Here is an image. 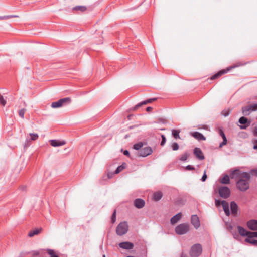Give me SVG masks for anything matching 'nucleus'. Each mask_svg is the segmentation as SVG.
Here are the masks:
<instances>
[{"mask_svg":"<svg viewBox=\"0 0 257 257\" xmlns=\"http://www.w3.org/2000/svg\"><path fill=\"white\" fill-rule=\"evenodd\" d=\"M17 15H8L4 16H0V20L7 19L10 18L17 17Z\"/></svg>","mask_w":257,"mask_h":257,"instance_id":"72a5a7b5","label":"nucleus"},{"mask_svg":"<svg viewBox=\"0 0 257 257\" xmlns=\"http://www.w3.org/2000/svg\"><path fill=\"white\" fill-rule=\"evenodd\" d=\"M156 100V98H151V99H148L147 100L142 101V102L138 103V104H137L134 107V109L136 110V109H138L139 107H140V106H141L142 105H145V104H147L149 103H151L153 101H155Z\"/></svg>","mask_w":257,"mask_h":257,"instance_id":"6ab92c4d","label":"nucleus"},{"mask_svg":"<svg viewBox=\"0 0 257 257\" xmlns=\"http://www.w3.org/2000/svg\"><path fill=\"white\" fill-rule=\"evenodd\" d=\"M248 236L247 238H251L252 237H257V231L250 232L248 233Z\"/></svg>","mask_w":257,"mask_h":257,"instance_id":"2f4dec72","label":"nucleus"},{"mask_svg":"<svg viewBox=\"0 0 257 257\" xmlns=\"http://www.w3.org/2000/svg\"><path fill=\"white\" fill-rule=\"evenodd\" d=\"M257 110V104L247 105L242 108V113L244 115H248L252 111Z\"/></svg>","mask_w":257,"mask_h":257,"instance_id":"0eeeda50","label":"nucleus"},{"mask_svg":"<svg viewBox=\"0 0 257 257\" xmlns=\"http://www.w3.org/2000/svg\"><path fill=\"white\" fill-rule=\"evenodd\" d=\"M202 248L200 244H196L193 245L190 251V254L192 257H198L202 253Z\"/></svg>","mask_w":257,"mask_h":257,"instance_id":"20e7f679","label":"nucleus"},{"mask_svg":"<svg viewBox=\"0 0 257 257\" xmlns=\"http://www.w3.org/2000/svg\"><path fill=\"white\" fill-rule=\"evenodd\" d=\"M152 110V108L151 107H148L146 109L147 111H150Z\"/></svg>","mask_w":257,"mask_h":257,"instance_id":"5fc2aeb1","label":"nucleus"},{"mask_svg":"<svg viewBox=\"0 0 257 257\" xmlns=\"http://www.w3.org/2000/svg\"><path fill=\"white\" fill-rule=\"evenodd\" d=\"M103 257H105V255H103Z\"/></svg>","mask_w":257,"mask_h":257,"instance_id":"680f3d73","label":"nucleus"},{"mask_svg":"<svg viewBox=\"0 0 257 257\" xmlns=\"http://www.w3.org/2000/svg\"><path fill=\"white\" fill-rule=\"evenodd\" d=\"M192 136L198 141H204L206 140V138L204 135L200 132H194L191 133Z\"/></svg>","mask_w":257,"mask_h":257,"instance_id":"ddd939ff","label":"nucleus"},{"mask_svg":"<svg viewBox=\"0 0 257 257\" xmlns=\"http://www.w3.org/2000/svg\"><path fill=\"white\" fill-rule=\"evenodd\" d=\"M247 122V119L245 117H241L239 119V122L242 124H245Z\"/></svg>","mask_w":257,"mask_h":257,"instance_id":"7c9ffc66","label":"nucleus"},{"mask_svg":"<svg viewBox=\"0 0 257 257\" xmlns=\"http://www.w3.org/2000/svg\"><path fill=\"white\" fill-rule=\"evenodd\" d=\"M182 214L181 213H178L176 215L173 216L170 220V222L172 224H174L176 223L181 218Z\"/></svg>","mask_w":257,"mask_h":257,"instance_id":"412c9836","label":"nucleus"},{"mask_svg":"<svg viewBox=\"0 0 257 257\" xmlns=\"http://www.w3.org/2000/svg\"><path fill=\"white\" fill-rule=\"evenodd\" d=\"M253 149L257 150V143L254 145Z\"/></svg>","mask_w":257,"mask_h":257,"instance_id":"4d7b16f0","label":"nucleus"},{"mask_svg":"<svg viewBox=\"0 0 257 257\" xmlns=\"http://www.w3.org/2000/svg\"><path fill=\"white\" fill-rule=\"evenodd\" d=\"M227 140L226 138L223 139V142L220 144L219 147H222L223 146L226 145L227 143Z\"/></svg>","mask_w":257,"mask_h":257,"instance_id":"37998d69","label":"nucleus"},{"mask_svg":"<svg viewBox=\"0 0 257 257\" xmlns=\"http://www.w3.org/2000/svg\"><path fill=\"white\" fill-rule=\"evenodd\" d=\"M128 229V226L126 222H120L116 227V232L119 236H122L126 234Z\"/></svg>","mask_w":257,"mask_h":257,"instance_id":"f03ea898","label":"nucleus"},{"mask_svg":"<svg viewBox=\"0 0 257 257\" xmlns=\"http://www.w3.org/2000/svg\"><path fill=\"white\" fill-rule=\"evenodd\" d=\"M220 182L224 184H228L230 183L229 177L228 175H224L222 178L220 179Z\"/></svg>","mask_w":257,"mask_h":257,"instance_id":"5701e85b","label":"nucleus"},{"mask_svg":"<svg viewBox=\"0 0 257 257\" xmlns=\"http://www.w3.org/2000/svg\"><path fill=\"white\" fill-rule=\"evenodd\" d=\"M116 221V210H114L112 216H111V222L114 223Z\"/></svg>","mask_w":257,"mask_h":257,"instance_id":"ea45409f","label":"nucleus"},{"mask_svg":"<svg viewBox=\"0 0 257 257\" xmlns=\"http://www.w3.org/2000/svg\"><path fill=\"white\" fill-rule=\"evenodd\" d=\"M108 177H109V178H110V175H109V174H108Z\"/></svg>","mask_w":257,"mask_h":257,"instance_id":"052dcab7","label":"nucleus"},{"mask_svg":"<svg viewBox=\"0 0 257 257\" xmlns=\"http://www.w3.org/2000/svg\"><path fill=\"white\" fill-rule=\"evenodd\" d=\"M207 179V175L206 174L205 171L204 172V173L202 177L201 181L203 182H204Z\"/></svg>","mask_w":257,"mask_h":257,"instance_id":"de8ad7c7","label":"nucleus"},{"mask_svg":"<svg viewBox=\"0 0 257 257\" xmlns=\"http://www.w3.org/2000/svg\"><path fill=\"white\" fill-rule=\"evenodd\" d=\"M145 204V201L142 199L138 198L135 199L134 201V205L135 207L139 209L143 208Z\"/></svg>","mask_w":257,"mask_h":257,"instance_id":"f3484780","label":"nucleus"},{"mask_svg":"<svg viewBox=\"0 0 257 257\" xmlns=\"http://www.w3.org/2000/svg\"><path fill=\"white\" fill-rule=\"evenodd\" d=\"M254 134L255 136H257V127L254 130Z\"/></svg>","mask_w":257,"mask_h":257,"instance_id":"6e6d98bb","label":"nucleus"},{"mask_svg":"<svg viewBox=\"0 0 257 257\" xmlns=\"http://www.w3.org/2000/svg\"><path fill=\"white\" fill-rule=\"evenodd\" d=\"M239 178L236 182L237 188L241 191H245L249 187L250 175L247 172H243L240 174Z\"/></svg>","mask_w":257,"mask_h":257,"instance_id":"f257e3e1","label":"nucleus"},{"mask_svg":"<svg viewBox=\"0 0 257 257\" xmlns=\"http://www.w3.org/2000/svg\"><path fill=\"white\" fill-rule=\"evenodd\" d=\"M241 64L239 63L238 65H235V66H231V67L228 68L227 70H222L220 71L219 72H218L217 73H216L215 75H213L211 77V80H214V79L218 78L219 77L221 76L223 74L227 73L230 69H231L232 68H235L236 67L241 66Z\"/></svg>","mask_w":257,"mask_h":257,"instance_id":"1a4fd4ad","label":"nucleus"},{"mask_svg":"<svg viewBox=\"0 0 257 257\" xmlns=\"http://www.w3.org/2000/svg\"><path fill=\"white\" fill-rule=\"evenodd\" d=\"M161 138H162V141L161 142L160 145L163 146L165 144L166 139L165 136L164 135H161Z\"/></svg>","mask_w":257,"mask_h":257,"instance_id":"a19ab883","label":"nucleus"},{"mask_svg":"<svg viewBox=\"0 0 257 257\" xmlns=\"http://www.w3.org/2000/svg\"><path fill=\"white\" fill-rule=\"evenodd\" d=\"M179 145L177 143H173L172 145V150L176 151L179 149Z\"/></svg>","mask_w":257,"mask_h":257,"instance_id":"c9c22d12","label":"nucleus"},{"mask_svg":"<svg viewBox=\"0 0 257 257\" xmlns=\"http://www.w3.org/2000/svg\"><path fill=\"white\" fill-rule=\"evenodd\" d=\"M175 230L177 234L183 235L189 231V225L187 223L180 224L176 227Z\"/></svg>","mask_w":257,"mask_h":257,"instance_id":"39448f33","label":"nucleus"},{"mask_svg":"<svg viewBox=\"0 0 257 257\" xmlns=\"http://www.w3.org/2000/svg\"><path fill=\"white\" fill-rule=\"evenodd\" d=\"M230 113V110H224L222 112V114L225 116L227 117L228 116Z\"/></svg>","mask_w":257,"mask_h":257,"instance_id":"4c0bfd02","label":"nucleus"},{"mask_svg":"<svg viewBox=\"0 0 257 257\" xmlns=\"http://www.w3.org/2000/svg\"><path fill=\"white\" fill-rule=\"evenodd\" d=\"M180 132V131L178 130L173 129L172 130V135L174 137V138L176 139L180 138V136H179Z\"/></svg>","mask_w":257,"mask_h":257,"instance_id":"a878e982","label":"nucleus"},{"mask_svg":"<svg viewBox=\"0 0 257 257\" xmlns=\"http://www.w3.org/2000/svg\"><path fill=\"white\" fill-rule=\"evenodd\" d=\"M218 133L222 137V139L226 138L224 132L221 129L219 130Z\"/></svg>","mask_w":257,"mask_h":257,"instance_id":"79ce46f5","label":"nucleus"},{"mask_svg":"<svg viewBox=\"0 0 257 257\" xmlns=\"http://www.w3.org/2000/svg\"><path fill=\"white\" fill-rule=\"evenodd\" d=\"M237 171H238V170H235L234 171H232L230 172V177L231 178H234V175L236 173V172Z\"/></svg>","mask_w":257,"mask_h":257,"instance_id":"49530a36","label":"nucleus"},{"mask_svg":"<svg viewBox=\"0 0 257 257\" xmlns=\"http://www.w3.org/2000/svg\"><path fill=\"white\" fill-rule=\"evenodd\" d=\"M118 245L120 248L127 250L132 249L134 247V245L133 243L128 241L120 242L119 243Z\"/></svg>","mask_w":257,"mask_h":257,"instance_id":"9b49d317","label":"nucleus"},{"mask_svg":"<svg viewBox=\"0 0 257 257\" xmlns=\"http://www.w3.org/2000/svg\"><path fill=\"white\" fill-rule=\"evenodd\" d=\"M250 172L252 175L257 176V169L251 170Z\"/></svg>","mask_w":257,"mask_h":257,"instance_id":"09e8293b","label":"nucleus"},{"mask_svg":"<svg viewBox=\"0 0 257 257\" xmlns=\"http://www.w3.org/2000/svg\"><path fill=\"white\" fill-rule=\"evenodd\" d=\"M227 229L231 232V233L232 234V235L234 236V238H235L236 236H237V235L236 232H233V231H232V230L233 229V226L231 224H229L227 225Z\"/></svg>","mask_w":257,"mask_h":257,"instance_id":"c85d7f7f","label":"nucleus"},{"mask_svg":"<svg viewBox=\"0 0 257 257\" xmlns=\"http://www.w3.org/2000/svg\"><path fill=\"white\" fill-rule=\"evenodd\" d=\"M39 254V252L38 251H34L33 253V255H38Z\"/></svg>","mask_w":257,"mask_h":257,"instance_id":"864d4df0","label":"nucleus"},{"mask_svg":"<svg viewBox=\"0 0 257 257\" xmlns=\"http://www.w3.org/2000/svg\"><path fill=\"white\" fill-rule=\"evenodd\" d=\"M25 111H26V109H22L19 110V116L21 118H24V114L25 113Z\"/></svg>","mask_w":257,"mask_h":257,"instance_id":"f704fd0d","label":"nucleus"},{"mask_svg":"<svg viewBox=\"0 0 257 257\" xmlns=\"http://www.w3.org/2000/svg\"><path fill=\"white\" fill-rule=\"evenodd\" d=\"M191 222L196 229L198 228L200 226L199 219L196 215H192Z\"/></svg>","mask_w":257,"mask_h":257,"instance_id":"f8f14e48","label":"nucleus"},{"mask_svg":"<svg viewBox=\"0 0 257 257\" xmlns=\"http://www.w3.org/2000/svg\"><path fill=\"white\" fill-rule=\"evenodd\" d=\"M51 257H59V256L56 255H55V254H54Z\"/></svg>","mask_w":257,"mask_h":257,"instance_id":"bf43d9fd","label":"nucleus"},{"mask_svg":"<svg viewBox=\"0 0 257 257\" xmlns=\"http://www.w3.org/2000/svg\"><path fill=\"white\" fill-rule=\"evenodd\" d=\"M48 253L52 256L54 254V251L52 249L48 250Z\"/></svg>","mask_w":257,"mask_h":257,"instance_id":"8fccbe9b","label":"nucleus"},{"mask_svg":"<svg viewBox=\"0 0 257 257\" xmlns=\"http://www.w3.org/2000/svg\"><path fill=\"white\" fill-rule=\"evenodd\" d=\"M124 167L122 166H118L116 169L115 170V172H114V173L115 174H118L120 172H121L123 169Z\"/></svg>","mask_w":257,"mask_h":257,"instance_id":"58836bf2","label":"nucleus"},{"mask_svg":"<svg viewBox=\"0 0 257 257\" xmlns=\"http://www.w3.org/2000/svg\"><path fill=\"white\" fill-rule=\"evenodd\" d=\"M123 154L126 155V156H129L130 155V152L128 150H124L123 151Z\"/></svg>","mask_w":257,"mask_h":257,"instance_id":"3c124183","label":"nucleus"},{"mask_svg":"<svg viewBox=\"0 0 257 257\" xmlns=\"http://www.w3.org/2000/svg\"><path fill=\"white\" fill-rule=\"evenodd\" d=\"M240 128H242V129H244L246 128V126H240Z\"/></svg>","mask_w":257,"mask_h":257,"instance_id":"13d9d810","label":"nucleus"},{"mask_svg":"<svg viewBox=\"0 0 257 257\" xmlns=\"http://www.w3.org/2000/svg\"><path fill=\"white\" fill-rule=\"evenodd\" d=\"M40 230H39V229H35V230H32L29 233L28 236L29 237H33L35 235L38 234L40 232Z\"/></svg>","mask_w":257,"mask_h":257,"instance_id":"c756f323","label":"nucleus"},{"mask_svg":"<svg viewBox=\"0 0 257 257\" xmlns=\"http://www.w3.org/2000/svg\"><path fill=\"white\" fill-rule=\"evenodd\" d=\"M221 205L223 208V210L225 212V214L226 216H229L230 215V210L229 208V204L228 202L225 200H222L221 201Z\"/></svg>","mask_w":257,"mask_h":257,"instance_id":"dca6fc26","label":"nucleus"},{"mask_svg":"<svg viewBox=\"0 0 257 257\" xmlns=\"http://www.w3.org/2000/svg\"><path fill=\"white\" fill-rule=\"evenodd\" d=\"M238 209V206L237 204L234 201H232L230 203V210L233 216H236L237 214V211Z\"/></svg>","mask_w":257,"mask_h":257,"instance_id":"4468645a","label":"nucleus"},{"mask_svg":"<svg viewBox=\"0 0 257 257\" xmlns=\"http://www.w3.org/2000/svg\"><path fill=\"white\" fill-rule=\"evenodd\" d=\"M50 142L51 146L53 147L61 146L65 144V142L64 141H61L56 140H51Z\"/></svg>","mask_w":257,"mask_h":257,"instance_id":"a211bd4d","label":"nucleus"},{"mask_svg":"<svg viewBox=\"0 0 257 257\" xmlns=\"http://www.w3.org/2000/svg\"><path fill=\"white\" fill-rule=\"evenodd\" d=\"M73 10L74 11H80L82 12H84L86 10V7L83 6H77L74 7L73 8Z\"/></svg>","mask_w":257,"mask_h":257,"instance_id":"393cba45","label":"nucleus"},{"mask_svg":"<svg viewBox=\"0 0 257 257\" xmlns=\"http://www.w3.org/2000/svg\"><path fill=\"white\" fill-rule=\"evenodd\" d=\"M25 189H26V187L25 186H22L20 187V189L22 191L25 190Z\"/></svg>","mask_w":257,"mask_h":257,"instance_id":"603ef678","label":"nucleus"},{"mask_svg":"<svg viewBox=\"0 0 257 257\" xmlns=\"http://www.w3.org/2000/svg\"><path fill=\"white\" fill-rule=\"evenodd\" d=\"M218 193L221 197L227 199L230 195V190L226 186H221L218 189Z\"/></svg>","mask_w":257,"mask_h":257,"instance_id":"423d86ee","label":"nucleus"},{"mask_svg":"<svg viewBox=\"0 0 257 257\" xmlns=\"http://www.w3.org/2000/svg\"><path fill=\"white\" fill-rule=\"evenodd\" d=\"M71 102V99L69 97H65L59 99L57 101L53 102L51 104V107L53 108H57L62 107L65 105L68 104Z\"/></svg>","mask_w":257,"mask_h":257,"instance_id":"7ed1b4c3","label":"nucleus"},{"mask_svg":"<svg viewBox=\"0 0 257 257\" xmlns=\"http://www.w3.org/2000/svg\"><path fill=\"white\" fill-rule=\"evenodd\" d=\"M237 229L238 233L242 236H248V233L249 231H247L245 228L240 226H237Z\"/></svg>","mask_w":257,"mask_h":257,"instance_id":"aec40b11","label":"nucleus"},{"mask_svg":"<svg viewBox=\"0 0 257 257\" xmlns=\"http://www.w3.org/2000/svg\"><path fill=\"white\" fill-rule=\"evenodd\" d=\"M0 104L1 105H2L3 106H5L6 104V100L4 98L3 96H2L1 94H0Z\"/></svg>","mask_w":257,"mask_h":257,"instance_id":"e433bc0d","label":"nucleus"},{"mask_svg":"<svg viewBox=\"0 0 257 257\" xmlns=\"http://www.w3.org/2000/svg\"><path fill=\"white\" fill-rule=\"evenodd\" d=\"M188 156V154L187 153H185L180 156V160L181 161H184L187 160Z\"/></svg>","mask_w":257,"mask_h":257,"instance_id":"473e14b6","label":"nucleus"},{"mask_svg":"<svg viewBox=\"0 0 257 257\" xmlns=\"http://www.w3.org/2000/svg\"><path fill=\"white\" fill-rule=\"evenodd\" d=\"M153 151L150 147L142 148L138 153V156L145 157L152 154Z\"/></svg>","mask_w":257,"mask_h":257,"instance_id":"6e6552de","label":"nucleus"},{"mask_svg":"<svg viewBox=\"0 0 257 257\" xmlns=\"http://www.w3.org/2000/svg\"><path fill=\"white\" fill-rule=\"evenodd\" d=\"M186 169L187 170H194L195 168L191 165H188L186 167Z\"/></svg>","mask_w":257,"mask_h":257,"instance_id":"a18cd8bd","label":"nucleus"},{"mask_svg":"<svg viewBox=\"0 0 257 257\" xmlns=\"http://www.w3.org/2000/svg\"><path fill=\"white\" fill-rule=\"evenodd\" d=\"M29 136L30 138L27 137L26 139V142L27 143L31 141H35L37 140L38 138V135L37 133H30Z\"/></svg>","mask_w":257,"mask_h":257,"instance_id":"4be33fe9","label":"nucleus"},{"mask_svg":"<svg viewBox=\"0 0 257 257\" xmlns=\"http://www.w3.org/2000/svg\"><path fill=\"white\" fill-rule=\"evenodd\" d=\"M194 154L195 156L199 160H203L204 159L203 154L201 150L199 148H194Z\"/></svg>","mask_w":257,"mask_h":257,"instance_id":"2eb2a0df","label":"nucleus"},{"mask_svg":"<svg viewBox=\"0 0 257 257\" xmlns=\"http://www.w3.org/2000/svg\"><path fill=\"white\" fill-rule=\"evenodd\" d=\"M246 242L252 244L254 246H257V240L251 239L250 238H246L245 239Z\"/></svg>","mask_w":257,"mask_h":257,"instance_id":"cd10ccee","label":"nucleus"},{"mask_svg":"<svg viewBox=\"0 0 257 257\" xmlns=\"http://www.w3.org/2000/svg\"><path fill=\"white\" fill-rule=\"evenodd\" d=\"M221 201L219 200L215 199V204L217 207H219L221 205Z\"/></svg>","mask_w":257,"mask_h":257,"instance_id":"c03bdc74","label":"nucleus"},{"mask_svg":"<svg viewBox=\"0 0 257 257\" xmlns=\"http://www.w3.org/2000/svg\"><path fill=\"white\" fill-rule=\"evenodd\" d=\"M162 193L160 191L155 192L153 194V198L155 201H158L162 197Z\"/></svg>","mask_w":257,"mask_h":257,"instance_id":"b1692460","label":"nucleus"},{"mask_svg":"<svg viewBox=\"0 0 257 257\" xmlns=\"http://www.w3.org/2000/svg\"><path fill=\"white\" fill-rule=\"evenodd\" d=\"M246 225L250 230L257 231V220L251 219L248 221Z\"/></svg>","mask_w":257,"mask_h":257,"instance_id":"9d476101","label":"nucleus"},{"mask_svg":"<svg viewBox=\"0 0 257 257\" xmlns=\"http://www.w3.org/2000/svg\"><path fill=\"white\" fill-rule=\"evenodd\" d=\"M143 146V143L142 142H139L136 144H135L133 146V148L136 150H139V151L142 148Z\"/></svg>","mask_w":257,"mask_h":257,"instance_id":"bb28decb","label":"nucleus"}]
</instances>
